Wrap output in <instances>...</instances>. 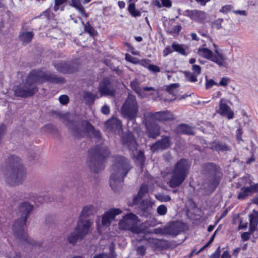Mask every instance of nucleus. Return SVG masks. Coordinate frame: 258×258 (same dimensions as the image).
<instances>
[{
	"label": "nucleus",
	"instance_id": "f257e3e1",
	"mask_svg": "<svg viewBox=\"0 0 258 258\" xmlns=\"http://www.w3.org/2000/svg\"><path fill=\"white\" fill-rule=\"evenodd\" d=\"M45 81H49L53 83H61L63 82V79L48 72L33 70L29 74L25 81L19 85L14 86L13 90L15 95L23 98L32 96L38 91L37 84Z\"/></svg>",
	"mask_w": 258,
	"mask_h": 258
},
{
	"label": "nucleus",
	"instance_id": "f03ea898",
	"mask_svg": "<svg viewBox=\"0 0 258 258\" xmlns=\"http://www.w3.org/2000/svg\"><path fill=\"white\" fill-rule=\"evenodd\" d=\"M4 178L7 183L14 186L22 184L26 177V171L21 159L11 156L2 167Z\"/></svg>",
	"mask_w": 258,
	"mask_h": 258
},
{
	"label": "nucleus",
	"instance_id": "7ed1b4c3",
	"mask_svg": "<svg viewBox=\"0 0 258 258\" xmlns=\"http://www.w3.org/2000/svg\"><path fill=\"white\" fill-rule=\"evenodd\" d=\"M32 209L33 206L28 203H22L19 206L21 218L16 221L13 226V231L15 236L24 245L29 244L35 245L36 244L35 241L28 236L24 229L28 215Z\"/></svg>",
	"mask_w": 258,
	"mask_h": 258
},
{
	"label": "nucleus",
	"instance_id": "20e7f679",
	"mask_svg": "<svg viewBox=\"0 0 258 258\" xmlns=\"http://www.w3.org/2000/svg\"><path fill=\"white\" fill-rule=\"evenodd\" d=\"M131 168L128 159L120 156L115 157L109 181L110 185L113 190L118 191L124 177Z\"/></svg>",
	"mask_w": 258,
	"mask_h": 258
},
{
	"label": "nucleus",
	"instance_id": "39448f33",
	"mask_svg": "<svg viewBox=\"0 0 258 258\" xmlns=\"http://www.w3.org/2000/svg\"><path fill=\"white\" fill-rule=\"evenodd\" d=\"M190 163L186 159H181L175 164L170 173V178L168 182L171 188L180 186L187 177Z\"/></svg>",
	"mask_w": 258,
	"mask_h": 258
},
{
	"label": "nucleus",
	"instance_id": "423d86ee",
	"mask_svg": "<svg viewBox=\"0 0 258 258\" xmlns=\"http://www.w3.org/2000/svg\"><path fill=\"white\" fill-rule=\"evenodd\" d=\"M89 153L91 156L89 163L90 169L98 173L104 168V160L109 154V150L106 147L98 146L91 150Z\"/></svg>",
	"mask_w": 258,
	"mask_h": 258
},
{
	"label": "nucleus",
	"instance_id": "0eeeda50",
	"mask_svg": "<svg viewBox=\"0 0 258 258\" xmlns=\"http://www.w3.org/2000/svg\"><path fill=\"white\" fill-rule=\"evenodd\" d=\"M139 106L135 96L128 94L121 108L123 116L130 120L134 119L137 116Z\"/></svg>",
	"mask_w": 258,
	"mask_h": 258
},
{
	"label": "nucleus",
	"instance_id": "6e6552de",
	"mask_svg": "<svg viewBox=\"0 0 258 258\" xmlns=\"http://www.w3.org/2000/svg\"><path fill=\"white\" fill-rule=\"evenodd\" d=\"M138 217L133 213L125 215L118 223V227L121 230H130L134 233L141 232V228L138 226Z\"/></svg>",
	"mask_w": 258,
	"mask_h": 258
},
{
	"label": "nucleus",
	"instance_id": "1a4fd4ad",
	"mask_svg": "<svg viewBox=\"0 0 258 258\" xmlns=\"http://www.w3.org/2000/svg\"><path fill=\"white\" fill-rule=\"evenodd\" d=\"M72 134L77 139L84 137L87 135L99 138L100 134L99 131L94 129L91 124L87 121H83L72 129Z\"/></svg>",
	"mask_w": 258,
	"mask_h": 258
},
{
	"label": "nucleus",
	"instance_id": "9d476101",
	"mask_svg": "<svg viewBox=\"0 0 258 258\" xmlns=\"http://www.w3.org/2000/svg\"><path fill=\"white\" fill-rule=\"evenodd\" d=\"M204 173L208 176V188L214 190L220 182V172L218 167L213 163H207L203 166Z\"/></svg>",
	"mask_w": 258,
	"mask_h": 258
},
{
	"label": "nucleus",
	"instance_id": "9b49d317",
	"mask_svg": "<svg viewBox=\"0 0 258 258\" xmlns=\"http://www.w3.org/2000/svg\"><path fill=\"white\" fill-rule=\"evenodd\" d=\"M90 224L87 221L78 222L77 226L73 233H71L68 237V241L74 244L78 240L82 239L83 237L89 232Z\"/></svg>",
	"mask_w": 258,
	"mask_h": 258
},
{
	"label": "nucleus",
	"instance_id": "f8f14e48",
	"mask_svg": "<svg viewBox=\"0 0 258 258\" xmlns=\"http://www.w3.org/2000/svg\"><path fill=\"white\" fill-rule=\"evenodd\" d=\"M144 118H150L153 120L171 121L174 119V115L169 111H159L156 112H146L144 115Z\"/></svg>",
	"mask_w": 258,
	"mask_h": 258
},
{
	"label": "nucleus",
	"instance_id": "ddd939ff",
	"mask_svg": "<svg viewBox=\"0 0 258 258\" xmlns=\"http://www.w3.org/2000/svg\"><path fill=\"white\" fill-rule=\"evenodd\" d=\"M249 230L248 232H243L241 234V237L243 241H247L249 239V235L253 234L254 231L257 230L258 224V212L253 210L252 213L249 215Z\"/></svg>",
	"mask_w": 258,
	"mask_h": 258
},
{
	"label": "nucleus",
	"instance_id": "4468645a",
	"mask_svg": "<svg viewBox=\"0 0 258 258\" xmlns=\"http://www.w3.org/2000/svg\"><path fill=\"white\" fill-rule=\"evenodd\" d=\"M122 211L118 208H112L106 211L102 217V224L108 226L111 222L114 220L117 215L120 214Z\"/></svg>",
	"mask_w": 258,
	"mask_h": 258
},
{
	"label": "nucleus",
	"instance_id": "2eb2a0df",
	"mask_svg": "<svg viewBox=\"0 0 258 258\" xmlns=\"http://www.w3.org/2000/svg\"><path fill=\"white\" fill-rule=\"evenodd\" d=\"M172 143L170 137L163 136L162 139L151 146V149L153 152H158L160 150H164L171 146Z\"/></svg>",
	"mask_w": 258,
	"mask_h": 258
},
{
	"label": "nucleus",
	"instance_id": "dca6fc26",
	"mask_svg": "<svg viewBox=\"0 0 258 258\" xmlns=\"http://www.w3.org/2000/svg\"><path fill=\"white\" fill-rule=\"evenodd\" d=\"M121 142L123 146L133 151L137 149L138 144L133 134L128 132L123 136Z\"/></svg>",
	"mask_w": 258,
	"mask_h": 258
},
{
	"label": "nucleus",
	"instance_id": "f3484780",
	"mask_svg": "<svg viewBox=\"0 0 258 258\" xmlns=\"http://www.w3.org/2000/svg\"><path fill=\"white\" fill-rule=\"evenodd\" d=\"M150 118H145L147 132L150 138H156L160 135V127L156 123H150Z\"/></svg>",
	"mask_w": 258,
	"mask_h": 258
},
{
	"label": "nucleus",
	"instance_id": "a211bd4d",
	"mask_svg": "<svg viewBox=\"0 0 258 258\" xmlns=\"http://www.w3.org/2000/svg\"><path fill=\"white\" fill-rule=\"evenodd\" d=\"M99 91L101 95L113 96L114 94V90L110 87L108 78H104L100 83Z\"/></svg>",
	"mask_w": 258,
	"mask_h": 258
},
{
	"label": "nucleus",
	"instance_id": "6ab92c4d",
	"mask_svg": "<svg viewBox=\"0 0 258 258\" xmlns=\"http://www.w3.org/2000/svg\"><path fill=\"white\" fill-rule=\"evenodd\" d=\"M216 63L219 67H227L228 63L227 59L221 52L216 49L211 59V60Z\"/></svg>",
	"mask_w": 258,
	"mask_h": 258
},
{
	"label": "nucleus",
	"instance_id": "aec40b11",
	"mask_svg": "<svg viewBox=\"0 0 258 258\" xmlns=\"http://www.w3.org/2000/svg\"><path fill=\"white\" fill-rule=\"evenodd\" d=\"M166 231L170 235L175 236L178 235L182 230V226L178 221L172 222L165 227Z\"/></svg>",
	"mask_w": 258,
	"mask_h": 258
},
{
	"label": "nucleus",
	"instance_id": "412c9836",
	"mask_svg": "<svg viewBox=\"0 0 258 258\" xmlns=\"http://www.w3.org/2000/svg\"><path fill=\"white\" fill-rule=\"evenodd\" d=\"M106 126L111 131L119 133L121 130L122 125L120 121L115 117L112 118L106 122Z\"/></svg>",
	"mask_w": 258,
	"mask_h": 258
},
{
	"label": "nucleus",
	"instance_id": "4be33fe9",
	"mask_svg": "<svg viewBox=\"0 0 258 258\" xmlns=\"http://www.w3.org/2000/svg\"><path fill=\"white\" fill-rule=\"evenodd\" d=\"M55 68L59 72L62 73H73L76 70L72 67L70 64L66 61H59L54 63Z\"/></svg>",
	"mask_w": 258,
	"mask_h": 258
},
{
	"label": "nucleus",
	"instance_id": "5701e85b",
	"mask_svg": "<svg viewBox=\"0 0 258 258\" xmlns=\"http://www.w3.org/2000/svg\"><path fill=\"white\" fill-rule=\"evenodd\" d=\"M223 99H221L220 103V107L218 111L219 114L226 116L228 119L233 118L234 113L230 110V108L227 104L223 102Z\"/></svg>",
	"mask_w": 258,
	"mask_h": 258
},
{
	"label": "nucleus",
	"instance_id": "b1692460",
	"mask_svg": "<svg viewBox=\"0 0 258 258\" xmlns=\"http://www.w3.org/2000/svg\"><path fill=\"white\" fill-rule=\"evenodd\" d=\"M188 14L191 19L197 21H201L206 18V14L203 11L192 10L188 11Z\"/></svg>",
	"mask_w": 258,
	"mask_h": 258
},
{
	"label": "nucleus",
	"instance_id": "393cba45",
	"mask_svg": "<svg viewBox=\"0 0 258 258\" xmlns=\"http://www.w3.org/2000/svg\"><path fill=\"white\" fill-rule=\"evenodd\" d=\"M93 212V207L91 205L86 206L83 207L82 212L81 213L79 220L78 222H81V221L83 222H88L90 224V226L91 225V222L88 220H85L84 218L88 216L89 215L92 214Z\"/></svg>",
	"mask_w": 258,
	"mask_h": 258
},
{
	"label": "nucleus",
	"instance_id": "a878e982",
	"mask_svg": "<svg viewBox=\"0 0 258 258\" xmlns=\"http://www.w3.org/2000/svg\"><path fill=\"white\" fill-rule=\"evenodd\" d=\"M213 53L211 50L204 47H200L197 51V54L200 56L210 60H211Z\"/></svg>",
	"mask_w": 258,
	"mask_h": 258
},
{
	"label": "nucleus",
	"instance_id": "bb28decb",
	"mask_svg": "<svg viewBox=\"0 0 258 258\" xmlns=\"http://www.w3.org/2000/svg\"><path fill=\"white\" fill-rule=\"evenodd\" d=\"M34 35V34L32 31H23L20 33L19 38L23 43L27 44L32 40Z\"/></svg>",
	"mask_w": 258,
	"mask_h": 258
},
{
	"label": "nucleus",
	"instance_id": "cd10ccee",
	"mask_svg": "<svg viewBox=\"0 0 258 258\" xmlns=\"http://www.w3.org/2000/svg\"><path fill=\"white\" fill-rule=\"evenodd\" d=\"M71 5L75 7L82 15V16L87 17L88 15L85 13L84 8L79 0H77L72 3Z\"/></svg>",
	"mask_w": 258,
	"mask_h": 258
},
{
	"label": "nucleus",
	"instance_id": "c85d7f7f",
	"mask_svg": "<svg viewBox=\"0 0 258 258\" xmlns=\"http://www.w3.org/2000/svg\"><path fill=\"white\" fill-rule=\"evenodd\" d=\"M178 131L183 134L191 135L194 133L192 128L186 124H181L178 127Z\"/></svg>",
	"mask_w": 258,
	"mask_h": 258
},
{
	"label": "nucleus",
	"instance_id": "c756f323",
	"mask_svg": "<svg viewBox=\"0 0 258 258\" xmlns=\"http://www.w3.org/2000/svg\"><path fill=\"white\" fill-rule=\"evenodd\" d=\"M83 98L86 103L90 104L93 103L95 98V95L91 92H85L83 94Z\"/></svg>",
	"mask_w": 258,
	"mask_h": 258
},
{
	"label": "nucleus",
	"instance_id": "7c9ffc66",
	"mask_svg": "<svg viewBox=\"0 0 258 258\" xmlns=\"http://www.w3.org/2000/svg\"><path fill=\"white\" fill-rule=\"evenodd\" d=\"M148 188L147 185L145 184H143L140 189L138 195L137 196V197H135L134 202L135 203H138V198H141L145 194L148 192Z\"/></svg>",
	"mask_w": 258,
	"mask_h": 258
},
{
	"label": "nucleus",
	"instance_id": "2f4dec72",
	"mask_svg": "<svg viewBox=\"0 0 258 258\" xmlns=\"http://www.w3.org/2000/svg\"><path fill=\"white\" fill-rule=\"evenodd\" d=\"M212 149L217 151H227L230 150V148L223 143H218L213 145Z\"/></svg>",
	"mask_w": 258,
	"mask_h": 258
},
{
	"label": "nucleus",
	"instance_id": "473e14b6",
	"mask_svg": "<svg viewBox=\"0 0 258 258\" xmlns=\"http://www.w3.org/2000/svg\"><path fill=\"white\" fill-rule=\"evenodd\" d=\"M131 85L132 88L139 95L141 96H143L142 95V88L140 87L139 84L136 81H134L131 82Z\"/></svg>",
	"mask_w": 258,
	"mask_h": 258
},
{
	"label": "nucleus",
	"instance_id": "72a5a7b5",
	"mask_svg": "<svg viewBox=\"0 0 258 258\" xmlns=\"http://www.w3.org/2000/svg\"><path fill=\"white\" fill-rule=\"evenodd\" d=\"M179 85L177 83L172 84L167 87V91L169 94H172L174 96L178 93L177 89Z\"/></svg>",
	"mask_w": 258,
	"mask_h": 258
},
{
	"label": "nucleus",
	"instance_id": "f704fd0d",
	"mask_svg": "<svg viewBox=\"0 0 258 258\" xmlns=\"http://www.w3.org/2000/svg\"><path fill=\"white\" fill-rule=\"evenodd\" d=\"M128 10L132 16L134 17L140 16L141 15L140 12L136 9L135 5L134 3L130 4Z\"/></svg>",
	"mask_w": 258,
	"mask_h": 258
},
{
	"label": "nucleus",
	"instance_id": "c9c22d12",
	"mask_svg": "<svg viewBox=\"0 0 258 258\" xmlns=\"http://www.w3.org/2000/svg\"><path fill=\"white\" fill-rule=\"evenodd\" d=\"M223 21V19L221 18H218L213 21L211 23V27L217 30L222 28V23Z\"/></svg>",
	"mask_w": 258,
	"mask_h": 258
},
{
	"label": "nucleus",
	"instance_id": "e433bc0d",
	"mask_svg": "<svg viewBox=\"0 0 258 258\" xmlns=\"http://www.w3.org/2000/svg\"><path fill=\"white\" fill-rule=\"evenodd\" d=\"M250 194L247 190L246 187L241 188V191L238 194L237 199L239 200H244L247 198Z\"/></svg>",
	"mask_w": 258,
	"mask_h": 258
},
{
	"label": "nucleus",
	"instance_id": "4c0bfd02",
	"mask_svg": "<svg viewBox=\"0 0 258 258\" xmlns=\"http://www.w3.org/2000/svg\"><path fill=\"white\" fill-rule=\"evenodd\" d=\"M151 204L150 202L148 201H143L141 204V208L145 212L149 213L151 210Z\"/></svg>",
	"mask_w": 258,
	"mask_h": 258
},
{
	"label": "nucleus",
	"instance_id": "58836bf2",
	"mask_svg": "<svg viewBox=\"0 0 258 258\" xmlns=\"http://www.w3.org/2000/svg\"><path fill=\"white\" fill-rule=\"evenodd\" d=\"M156 198L157 200L162 202H167L171 200V198L169 196L164 194H158L156 195Z\"/></svg>",
	"mask_w": 258,
	"mask_h": 258
},
{
	"label": "nucleus",
	"instance_id": "ea45409f",
	"mask_svg": "<svg viewBox=\"0 0 258 258\" xmlns=\"http://www.w3.org/2000/svg\"><path fill=\"white\" fill-rule=\"evenodd\" d=\"M172 48L176 51L178 52L181 54L184 55L185 54V49L183 48L182 45L173 44Z\"/></svg>",
	"mask_w": 258,
	"mask_h": 258
},
{
	"label": "nucleus",
	"instance_id": "a19ab883",
	"mask_svg": "<svg viewBox=\"0 0 258 258\" xmlns=\"http://www.w3.org/2000/svg\"><path fill=\"white\" fill-rule=\"evenodd\" d=\"M185 77L186 79L191 82H195L197 81V75L191 73V72H185Z\"/></svg>",
	"mask_w": 258,
	"mask_h": 258
},
{
	"label": "nucleus",
	"instance_id": "79ce46f5",
	"mask_svg": "<svg viewBox=\"0 0 258 258\" xmlns=\"http://www.w3.org/2000/svg\"><path fill=\"white\" fill-rule=\"evenodd\" d=\"M82 24L84 25L85 31L88 32L91 35L94 34L95 31L94 29L89 23L85 24L84 22H82Z\"/></svg>",
	"mask_w": 258,
	"mask_h": 258
},
{
	"label": "nucleus",
	"instance_id": "37998d69",
	"mask_svg": "<svg viewBox=\"0 0 258 258\" xmlns=\"http://www.w3.org/2000/svg\"><path fill=\"white\" fill-rule=\"evenodd\" d=\"M157 210L159 215L164 216L167 213V209L165 205H161L157 208Z\"/></svg>",
	"mask_w": 258,
	"mask_h": 258
},
{
	"label": "nucleus",
	"instance_id": "c03bdc74",
	"mask_svg": "<svg viewBox=\"0 0 258 258\" xmlns=\"http://www.w3.org/2000/svg\"><path fill=\"white\" fill-rule=\"evenodd\" d=\"M233 7L231 5H225L221 8L220 12L227 14L233 10Z\"/></svg>",
	"mask_w": 258,
	"mask_h": 258
},
{
	"label": "nucleus",
	"instance_id": "a18cd8bd",
	"mask_svg": "<svg viewBox=\"0 0 258 258\" xmlns=\"http://www.w3.org/2000/svg\"><path fill=\"white\" fill-rule=\"evenodd\" d=\"M68 0H54V6L53 9L54 11H57L59 9V6L67 3Z\"/></svg>",
	"mask_w": 258,
	"mask_h": 258
},
{
	"label": "nucleus",
	"instance_id": "49530a36",
	"mask_svg": "<svg viewBox=\"0 0 258 258\" xmlns=\"http://www.w3.org/2000/svg\"><path fill=\"white\" fill-rule=\"evenodd\" d=\"M247 190L248 191L250 195L253 193L257 191L258 189V183L254 184L253 185H250L249 186L245 187Z\"/></svg>",
	"mask_w": 258,
	"mask_h": 258
},
{
	"label": "nucleus",
	"instance_id": "de8ad7c7",
	"mask_svg": "<svg viewBox=\"0 0 258 258\" xmlns=\"http://www.w3.org/2000/svg\"><path fill=\"white\" fill-rule=\"evenodd\" d=\"M230 82V80L227 77H223L219 83H217V86H220L223 87H226L227 86V85L229 84Z\"/></svg>",
	"mask_w": 258,
	"mask_h": 258
},
{
	"label": "nucleus",
	"instance_id": "09e8293b",
	"mask_svg": "<svg viewBox=\"0 0 258 258\" xmlns=\"http://www.w3.org/2000/svg\"><path fill=\"white\" fill-rule=\"evenodd\" d=\"M60 103L63 105H66L69 101V98L66 95H62L59 97Z\"/></svg>",
	"mask_w": 258,
	"mask_h": 258
},
{
	"label": "nucleus",
	"instance_id": "8fccbe9b",
	"mask_svg": "<svg viewBox=\"0 0 258 258\" xmlns=\"http://www.w3.org/2000/svg\"><path fill=\"white\" fill-rule=\"evenodd\" d=\"M147 68L149 71L154 73H157L160 71L159 67L154 64H149Z\"/></svg>",
	"mask_w": 258,
	"mask_h": 258
},
{
	"label": "nucleus",
	"instance_id": "3c124183",
	"mask_svg": "<svg viewBox=\"0 0 258 258\" xmlns=\"http://www.w3.org/2000/svg\"><path fill=\"white\" fill-rule=\"evenodd\" d=\"M191 70L193 71V73L197 76L199 75L201 73V68L199 65L194 64L192 66Z\"/></svg>",
	"mask_w": 258,
	"mask_h": 258
},
{
	"label": "nucleus",
	"instance_id": "603ef678",
	"mask_svg": "<svg viewBox=\"0 0 258 258\" xmlns=\"http://www.w3.org/2000/svg\"><path fill=\"white\" fill-rule=\"evenodd\" d=\"M214 85L217 86V83H216L213 79L206 80V88L207 89H209L212 88Z\"/></svg>",
	"mask_w": 258,
	"mask_h": 258
},
{
	"label": "nucleus",
	"instance_id": "864d4df0",
	"mask_svg": "<svg viewBox=\"0 0 258 258\" xmlns=\"http://www.w3.org/2000/svg\"><path fill=\"white\" fill-rule=\"evenodd\" d=\"M220 253V247H218L216 250V251L211 255L210 258H219Z\"/></svg>",
	"mask_w": 258,
	"mask_h": 258
},
{
	"label": "nucleus",
	"instance_id": "5fc2aeb1",
	"mask_svg": "<svg viewBox=\"0 0 258 258\" xmlns=\"http://www.w3.org/2000/svg\"><path fill=\"white\" fill-rule=\"evenodd\" d=\"M8 258H22V255L20 252H12L10 253L8 256Z\"/></svg>",
	"mask_w": 258,
	"mask_h": 258
},
{
	"label": "nucleus",
	"instance_id": "6e6d98bb",
	"mask_svg": "<svg viewBox=\"0 0 258 258\" xmlns=\"http://www.w3.org/2000/svg\"><path fill=\"white\" fill-rule=\"evenodd\" d=\"M232 12L234 14L240 16H246L247 15V12L244 10H233Z\"/></svg>",
	"mask_w": 258,
	"mask_h": 258
},
{
	"label": "nucleus",
	"instance_id": "4d7b16f0",
	"mask_svg": "<svg viewBox=\"0 0 258 258\" xmlns=\"http://www.w3.org/2000/svg\"><path fill=\"white\" fill-rule=\"evenodd\" d=\"M101 112L104 114H108L110 112V109L108 106L104 105L101 108Z\"/></svg>",
	"mask_w": 258,
	"mask_h": 258
},
{
	"label": "nucleus",
	"instance_id": "13d9d810",
	"mask_svg": "<svg viewBox=\"0 0 258 258\" xmlns=\"http://www.w3.org/2000/svg\"><path fill=\"white\" fill-rule=\"evenodd\" d=\"M162 4L163 6L170 8L171 6V2L170 0H162Z\"/></svg>",
	"mask_w": 258,
	"mask_h": 258
},
{
	"label": "nucleus",
	"instance_id": "bf43d9fd",
	"mask_svg": "<svg viewBox=\"0 0 258 258\" xmlns=\"http://www.w3.org/2000/svg\"><path fill=\"white\" fill-rule=\"evenodd\" d=\"M142 95H143V97H144L145 95L144 94V91H154L155 89L154 88L152 87H145L142 88Z\"/></svg>",
	"mask_w": 258,
	"mask_h": 258
},
{
	"label": "nucleus",
	"instance_id": "052dcab7",
	"mask_svg": "<svg viewBox=\"0 0 258 258\" xmlns=\"http://www.w3.org/2000/svg\"><path fill=\"white\" fill-rule=\"evenodd\" d=\"M172 51H173L171 48L169 46H168L164 50L163 55L167 56L168 54L171 53Z\"/></svg>",
	"mask_w": 258,
	"mask_h": 258
},
{
	"label": "nucleus",
	"instance_id": "680f3d73",
	"mask_svg": "<svg viewBox=\"0 0 258 258\" xmlns=\"http://www.w3.org/2000/svg\"><path fill=\"white\" fill-rule=\"evenodd\" d=\"M247 226V223H242V221H240L239 226H238V229H246Z\"/></svg>",
	"mask_w": 258,
	"mask_h": 258
},
{
	"label": "nucleus",
	"instance_id": "e2e57ef3",
	"mask_svg": "<svg viewBox=\"0 0 258 258\" xmlns=\"http://www.w3.org/2000/svg\"><path fill=\"white\" fill-rule=\"evenodd\" d=\"M241 134H242L241 130L240 128L238 129L236 131V138L237 140H241Z\"/></svg>",
	"mask_w": 258,
	"mask_h": 258
},
{
	"label": "nucleus",
	"instance_id": "0e129e2a",
	"mask_svg": "<svg viewBox=\"0 0 258 258\" xmlns=\"http://www.w3.org/2000/svg\"><path fill=\"white\" fill-rule=\"evenodd\" d=\"M137 250L140 253H141L142 255L144 254L145 253V248L143 246L138 247Z\"/></svg>",
	"mask_w": 258,
	"mask_h": 258
},
{
	"label": "nucleus",
	"instance_id": "69168bd1",
	"mask_svg": "<svg viewBox=\"0 0 258 258\" xmlns=\"http://www.w3.org/2000/svg\"><path fill=\"white\" fill-rule=\"evenodd\" d=\"M149 242L150 243H153L155 244H158V243H159V241L158 239H156V238H150L149 239Z\"/></svg>",
	"mask_w": 258,
	"mask_h": 258
},
{
	"label": "nucleus",
	"instance_id": "338daca9",
	"mask_svg": "<svg viewBox=\"0 0 258 258\" xmlns=\"http://www.w3.org/2000/svg\"><path fill=\"white\" fill-rule=\"evenodd\" d=\"M94 258H111L107 254H101L97 255H96L94 257Z\"/></svg>",
	"mask_w": 258,
	"mask_h": 258
},
{
	"label": "nucleus",
	"instance_id": "774afa93",
	"mask_svg": "<svg viewBox=\"0 0 258 258\" xmlns=\"http://www.w3.org/2000/svg\"><path fill=\"white\" fill-rule=\"evenodd\" d=\"M221 258H231V256L227 251H225L223 252Z\"/></svg>",
	"mask_w": 258,
	"mask_h": 258
}]
</instances>
